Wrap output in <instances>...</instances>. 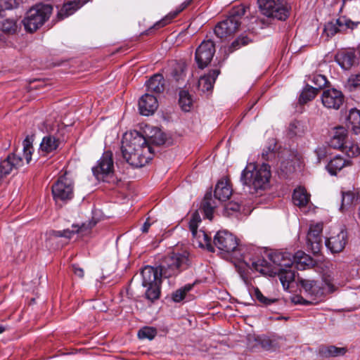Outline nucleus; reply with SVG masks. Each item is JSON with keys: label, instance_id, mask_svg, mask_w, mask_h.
I'll return each instance as SVG.
<instances>
[{"label": "nucleus", "instance_id": "f257e3e1", "mask_svg": "<svg viewBox=\"0 0 360 360\" xmlns=\"http://www.w3.org/2000/svg\"><path fill=\"white\" fill-rule=\"evenodd\" d=\"M151 133L147 138L137 131H128L123 135L122 155L131 167L139 168L145 166L153 158V146L165 143V134L161 130L154 128Z\"/></svg>", "mask_w": 360, "mask_h": 360}, {"label": "nucleus", "instance_id": "f03ea898", "mask_svg": "<svg viewBox=\"0 0 360 360\" xmlns=\"http://www.w3.org/2000/svg\"><path fill=\"white\" fill-rule=\"evenodd\" d=\"M271 174L270 166L263 163L259 166L250 164L241 173L240 181L251 194L261 195L269 186Z\"/></svg>", "mask_w": 360, "mask_h": 360}, {"label": "nucleus", "instance_id": "7ed1b4c3", "mask_svg": "<svg viewBox=\"0 0 360 360\" xmlns=\"http://www.w3.org/2000/svg\"><path fill=\"white\" fill-rule=\"evenodd\" d=\"M33 136H27L22 142V153L18 154L16 152L9 154L0 162V184L8 175L13 171L24 165V160L28 164L32 160V155L34 150L32 146Z\"/></svg>", "mask_w": 360, "mask_h": 360}, {"label": "nucleus", "instance_id": "20e7f679", "mask_svg": "<svg viewBox=\"0 0 360 360\" xmlns=\"http://www.w3.org/2000/svg\"><path fill=\"white\" fill-rule=\"evenodd\" d=\"M247 264L250 269L258 271L262 275L272 277L278 274L284 288H288L290 283L295 280V272L291 269L292 267L277 265L278 268L276 269L272 267L271 264L264 258L250 259Z\"/></svg>", "mask_w": 360, "mask_h": 360}, {"label": "nucleus", "instance_id": "39448f33", "mask_svg": "<svg viewBox=\"0 0 360 360\" xmlns=\"http://www.w3.org/2000/svg\"><path fill=\"white\" fill-rule=\"evenodd\" d=\"M214 244L223 253L237 260L243 261L247 266H248L247 262L253 259L243 255L238 238L228 231H219L214 236Z\"/></svg>", "mask_w": 360, "mask_h": 360}, {"label": "nucleus", "instance_id": "423d86ee", "mask_svg": "<svg viewBox=\"0 0 360 360\" xmlns=\"http://www.w3.org/2000/svg\"><path fill=\"white\" fill-rule=\"evenodd\" d=\"M232 192L229 179L226 176L219 179L215 186L214 198L212 197L211 193H207L204 196V218L212 221L214 210L218 206L217 200L226 201L229 199Z\"/></svg>", "mask_w": 360, "mask_h": 360}, {"label": "nucleus", "instance_id": "0eeeda50", "mask_svg": "<svg viewBox=\"0 0 360 360\" xmlns=\"http://www.w3.org/2000/svg\"><path fill=\"white\" fill-rule=\"evenodd\" d=\"M269 257L275 265L286 267L295 266L298 270H304L314 265L311 257L301 250L294 255L288 252H274L269 254Z\"/></svg>", "mask_w": 360, "mask_h": 360}, {"label": "nucleus", "instance_id": "6e6552de", "mask_svg": "<svg viewBox=\"0 0 360 360\" xmlns=\"http://www.w3.org/2000/svg\"><path fill=\"white\" fill-rule=\"evenodd\" d=\"M188 253L172 252L165 256L158 266L160 275L164 278L176 276L181 271L186 269L189 264Z\"/></svg>", "mask_w": 360, "mask_h": 360}, {"label": "nucleus", "instance_id": "1a4fd4ad", "mask_svg": "<svg viewBox=\"0 0 360 360\" xmlns=\"http://www.w3.org/2000/svg\"><path fill=\"white\" fill-rule=\"evenodd\" d=\"M53 6L50 4H38L30 8L22 23L26 31L34 32L41 27L50 18Z\"/></svg>", "mask_w": 360, "mask_h": 360}, {"label": "nucleus", "instance_id": "9d476101", "mask_svg": "<svg viewBox=\"0 0 360 360\" xmlns=\"http://www.w3.org/2000/svg\"><path fill=\"white\" fill-rule=\"evenodd\" d=\"M360 25L359 21H352L346 16H340L337 19L328 22L324 25L322 36L326 37V40L333 37L337 33H347L356 29Z\"/></svg>", "mask_w": 360, "mask_h": 360}, {"label": "nucleus", "instance_id": "9b49d317", "mask_svg": "<svg viewBox=\"0 0 360 360\" xmlns=\"http://www.w3.org/2000/svg\"><path fill=\"white\" fill-rule=\"evenodd\" d=\"M259 8L263 15L269 18L285 20L289 11L283 0H258Z\"/></svg>", "mask_w": 360, "mask_h": 360}, {"label": "nucleus", "instance_id": "f8f14e48", "mask_svg": "<svg viewBox=\"0 0 360 360\" xmlns=\"http://www.w3.org/2000/svg\"><path fill=\"white\" fill-rule=\"evenodd\" d=\"M52 193L56 202L70 200L73 196L72 179L66 175L61 176L52 186Z\"/></svg>", "mask_w": 360, "mask_h": 360}, {"label": "nucleus", "instance_id": "ddd939ff", "mask_svg": "<svg viewBox=\"0 0 360 360\" xmlns=\"http://www.w3.org/2000/svg\"><path fill=\"white\" fill-rule=\"evenodd\" d=\"M347 243V232L343 228L334 231L325 242L326 246L332 253L343 251Z\"/></svg>", "mask_w": 360, "mask_h": 360}, {"label": "nucleus", "instance_id": "4468645a", "mask_svg": "<svg viewBox=\"0 0 360 360\" xmlns=\"http://www.w3.org/2000/svg\"><path fill=\"white\" fill-rule=\"evenodd\" d=\"M342 92L334 88L324 89L321 95L323 105L328 109L338 110L344 103Z\"/></svg>", "mask_w": 360, "mask_h": 360}, {"label": "nucleus", "instance_id": "2eb2a0df", "mask_svg": "<svg viewBox=\"0 0 360 360\" xmlns=\"http://www.w3.org/2000/svg\"><path fill=\"white\" fill-rule=\"evenodd\" d=\"M113 170L112 154L106 151L98 162L97 166L92 168L94 175L97 179H103L104 176L110 174Z\"/></svg>", "mask_w": 360, "mask_h": 360}, {"label": "nucleus", "instance_id": "dca6fc26", "mask_svg": "<svg viewBox=\"0 0 360 360\" xmlns=\"http://www.w3.org/2000/svg\"><path fill=\"white\" fill-rule=\"evenodd\" d=\"M322 224H316L310 226L307 234V246L314 255L318 254L322 248Z\"/></svg>", "mask_w": 360, "mask_h": 360}, {"label": "nucleus", "instance_id": "f3484780", "mask_svg": "<svg viewBox=\"0 0 360 360\" xmlns=\"http://www.w3.org/2000/svg\"><path fill=\"white\" fill-rule=\"evenodd\" d=\"M82 227L79 228L77 225L73 224L71 229H66L62 231H48L45 234L46 245L52 247L54 240L58 238L71 239L75 234L79 233Z\"/></svg>", "mask_w": 360, "mask_h": 360}, {"label": "nucleus", "instance_id": "a211bd4d", "mask_svg": "<svg viewBox=\"0 0 360 360\" xmlns=\"http://www.w3.org/2000/svg\"><path fill=\"white\" fill-rule=\"evenodd\" d=\"M335 61L344 70H349L356 64L357 58L353 49H343L339 51L335 57Z\"/></svg>", "mask_w": 360, "mask_h": 360}, {"label": "nucleus", "instance_id": "6ab92c4d", "mask_svg": "<svg viewBox=\"0 0 360 360\" xmlns=\"http://www.w3.org/2000/svg\"><path fill=\"white\" fill-rule=\"evenodd\" d=\"M158 106L156 97L146 93L139 99V109L142 115L148 116L155 112Z\"/></svg>", "mask_w": 360, "mask_h": 360}, {"label": "nucleus", "instance_id": "aec40b11", "mask_svg": "<svg viewBox=\"0 0 360 360\" xmlns=\"http://www.w3.org/2000/svg\"><path fill=\"white\" fill-rule=\"evenodd\" d=\"M201 222V218L198 210L194 212L189 221V229L192 235V245L195 248H202V243L200 240V235L198 232V227Z\"/></svg>", "mask_w": 360, "mask_h": 360}, {"label": "nucleus", "instance_id": "412c9836", "mask_svg": "<svg viewBox=\"0 0 360 360\" xmlns=\"http://www.w3.org/2000/svg\"><path fill=\"white\" fill-rule=\"evenodd\" d=\"M142 285L147 287L153 283H161V276L158 268H153L148 266L144 267L141 271Z\"/></svg>", "mask_w": 360, "mask_h": 360}, {"label": "nucleus", "instance_id": "4be33fe9", "mask_svg": "<svg viewBox=\"0 0 360 360\" xmlns=\"http://www.w3.org/2000/svg\"><path fill=\"white\" fill-rule=\"evenodd\" d=\"M245 12V11L243 7L237 8L233 10L230 15L224 20L226 27H228L229 30H231L233 34L238 30V28L240 25V19L244 15Z\"/></svg>", "mask_w": 360, "mask_h": 360}, {"label": "nucleus", "instance_id": "5701e85b", "mask_svg": "<svg viewBox=\"0 0 360 360\" xmlns=\"http://www.w3.org/2000/svg\"><path fill=\"white\" fill-rule=\"evenodd\" d=\"M347 130L344 127H336L330 141V146L333 148L341 149L346 144Z\"/></svg>", "mask_w": 360, "mask_h": 360}, {"label": "nucleus", "instance_id": "b1692460", "mask_svg": "<svg viewBox=\"0 0 360 360\" xmlns=\"http://www.w3.org/2000/svg\"><path fill=\"white\" fill-rule=\"evenodd\" d=\"M249 346L251 348H262L269 351L274 349V342L266 336H250L248 338Z\"/></svg>", "mask_w": 360, "mask_h": 360}, {"label": "nucleus", "instance_id": "393cba45", "mask_svg": "<svg viewBox=\"0 0 360 360\" xmlns=\"http://www.w3.org/2000/svg\"><path fill=\"white\" fill-rule=\"evenodd\" d=\"M148 93L161 94L165 90V79L160 74H155L146 81Z\"/></svg>", "mask_w": 360, "mask_h": 360}, {"label": "nucleus", "instance_id": "a878e982", "mask_svg": "<svg viewBox=\"0 0 360 360\" xmlns=\"http://www.w3.org/2000/svg\"><path fill=\"white\" fill-rule=\"evenodd\" d=\"M60 145V141L53 136L48 135L43 138L39 147V153L46 155L55 151Z\"/></svg>", "mask_w": 360, "mask_h": 360}, {"label": "nucleus", "instance_id": "bb28decb", "mask_svg": "<svg viewBox=\"0 0 360 360\" xmlns=\"http://www.w3.org/2000/svg\"><path fill=\"white\" fill-rule=\"evenodd\" d=\"M310 200V195L303 187H299L294 190L292 194V202L295 205L300 208L305 207Z\"/></svg>", "mask_w": 360, "mask_h": 360}, {"label": "nucleus", "instance_id": "cd10ccee", "mask_svg": "<svg viewBox=\"0 0 360 360\" xmlns=\"http://www.w3.org/2000/svg\"><path fill=\"white\" fill-rule=\"evenodd\" d=\"M347 351L346 347H337L334 345H322L319 349V354L326 358L343 356Z\"/></svg>", "mask_w": 360, "mask_h": 360}, {"label": "nucleus", "instance_id": "c85d7f7f", "mask_svg": "<svg viewBox=\"0 0 360 360\" xmlns=\"http://www.w3.org/2000/svg\"><path fill=\"white\" fill-rule=\"evenodd\" d=\"M359 199L358 195L353 191L342 192V204L340 210L343 212L356 205Z\"/></svg>", "mask_w": 360, "mask_h": 360}, {"label": "nucleus", "instance_id": "c756f323", "mask_svg": "<svg viewBox=\"0 0 360 360\" xmlns=\"http://www.w3.org/2000/svg\"><path fill=\"white\" fill-rule=\"evenodd\" d=\"M195 283L186 284L184 287L177 289L172 293V300L175 302H179L184 300H191V295L189 292L193 289Z\"/></svg>", "mask_w": 360, "mask_h": 360}, {"label": "nucleus", "instance_id": "7c9ffc66", "mask_svg": "<svg viewBox=\"0 0 360 360\" xmlns=\"http://www.w3.org/2000/svg\"><path fill=\"white\" fill-rule=\"evenodd\" d=\"M347 162L342 157L337 155L330 160L326 166V169L331 175H336L339 171L347 165Z\"/></svg>", "mask_w": 360, "mask_h": 360}, {"label": "nucleus", "instance_id": "2f4dec72", "mask_svg": "<svg viewBox=\"0 0 360 360\" xmlns=\"http://www.w3.org/2000/svg\"><path fill=\"white\" fill-rule=\"evenodd\" d=\"M179 104L182 110L189 112L193 106V98L187 90L181 89L179 92Z\"/></svg>", "mask_w": 360, "mask_h": 360}, {"label": "nucleus", "instance_id": "473e14b6", "mask_svg": "<svg viewBox=\"0 0 360 360\" xmlns=\"http://www.w3.org/2000/svg\"><path fill=\"white\" fill-rule=\"evenodd\" d=\"M80 5L76 1H69L65 4L60 10L58 11L57 18L58 20H63L72 14H73L79 8Z\"/></svg>", "mask_w": 360, "mask_h": 360}, {"label": "nucleus", "instance_id": "72a5a7b5", "mask_svg": "<svg viewBox=\"0 0 360 360\" xmlns=\"http://www.w3.org/2000/svg\"><path fill=\"white\" fill-rule=\"evenodd\" d=\"M348 127H351L354 134L360 133V110L352 109L347 117Z\"/></svg>", "mask_w": 360, "mask_h": 360}, {"label": "nucleus", "instance_id": "f704fd0d", "mask_svg": "<svg viewBox=\"0 0 360 360\" xmlns=\"http://www.w3.org/2000/svg\"><path fill=\"white\" fill-rule=\"evenodd\" d=\"M300 282L301 286L309 295L317 297L319 294H322V292H321V288L318 285L317 282L305 279H301Z\"/></svg>", "mask_w": 360, "mask_h": 360}, {"label": "nucleus", "instance_id": "c9c22d12", "mask_svg": "<svg viewBox=\"0 0 360 360\" xmlns=\"http://www.w3.org/2000/svg\"><path fill=\"white\" fill-rule=\"evenodd\" d=\"M215 53V46L214 42L210 39H204V68L211 61Z\"/></svg>", "mask_w": 360, "mask_h": 360}, {"label": "nucleus", "instance_id": "e433bc0d", "mask_svg": "<svg viewBox=\"0 0 360 360\" xmlns=\"http://www.w3.org/2000/svg\"><path fill=\"white\" fill-rule=\"evenodd\" d=\"M219 73V70L215 69L210 70L207 74L204 75V88L205 87L207 91H209L212 90L215 81Z\"/></svg>", "mask_w": 360, "mask_h": 360}, {"label": "nucleus", "instance_id": "4c0bfd02", "mask_svg": "<svg viewBox=\"0 0 360 360\" xmlns=\"http://www.w3.org/2000/svg\"><path fill=\"white\" fill-rule=\"evenodd\" d=\"M18 29L19 26L15 19L8 18L1 22V30L5 33L13 34L18 32Z\"/></svg>", "mask_w": 360, "mask_h": 360}, {"label": "nucleus", "instance_id": "58836bf2", "mask_svg": "<svg viewBox=\"0 0 360 360\" xmlns=\"http://www.w3.org/2000/svg\"><path fill=\"white\" fill-rule=\"evenodd\" d=\"M306 131V127L300 121L292 122L288 127V134L291 137L295 136H302Z\"/></svg>", "mask_w": 360, "mask_h": 360}, {"label": "nucleus", "instance_id": "ea45409f", "mask_svg": "<svg viewBox=\"0 0 360 360\" xmlns=\"http://www.w3.org/2000/svg\"><path fill=\"white\" fill-rule=\"evenodd\" d=\"M318 88H314L307 85L302 91L299 98V102L302 104H304L312 100L315 97Z\"/></svg>", "mask_w": 360, "mask_h": 360}, {"label": "nucleus", "instance_id": "a19ab883", "mask_svg": "<svg viewBox=\"0 0 360 360\" xmlns=\"http://www.w3.org/2000/svg\"><path fill=\"white\" fill-rule=\"evenodd\" d=\"M160 284L161 283H153V285H150L146 287V297L148 300L153 302L159 298L160 294Z\"/></svg>", "mask_w": 360, "mask_h": 360}, {"label": "nucleus", "instance_id": "79ce46f5", "mask_svg": "<svg viewBox=\"0 0 360 360\" xmlns=\"http://www.w3.org/2000/svg\"><path fill=\"white\" fill-rule=\"evenodd\" d=\"M189 4V1L188 2H184L181 4V8L178 11H176V12L173 13H170L169 15L166 16L165 18H164L163 19H162L161 20L157 22L155 25H154V27L158 29V28H160V27H162L164 26H165L166 25H167L170 20L172 19H173L174 18H175L181 11H183L188 5Z\"/></svg>", "mask_w": 360, "mask_h": 360}, {"label": "nucleus", "instance_id": "37998d69", "mask_svg": "<svg viewBox=\"0 0 360 360\" xmlns=\"http://www.w3.org/2000/svg\"><path fill=\"white\" fill-rule=\"evenodd\" d=\"M214 33L219 38L226 37L233 33L229 30L224 20L219 22L214 27Z\"/></svg>", "mask_w": 360, "mask_h": 360}, {"label": "nucleus", "instance_id": "c03bdc74", "mask_svg": "<svg viewBox=\"0 0 360 360\" xmlns=\"http://www.w3.org/2000/svg\"><path fill=\"white\" fill-rule=\"evenodd\" d=\"M347 89L352 91H360V73L352 74L347 81Z\"/></svg>", "mask_w": 360, "mask_h": 360}, {"label": "nucleus", "instance_id": "a18cd8bd", "mask_svg": "<svg viewBox=\"0 0 360 360\" xmlns=\"http://www.w3.org/2000/svg\"><path fill=\"white\" fill-rule=\"evenodd\" d=\"M157 334V330L153 327H143L138 332L139 339L153 340Z\"/></svg>", "mask_w": 360, "mask_h": 360}, {"label": "nucleus", "instance_id": "49530a36", "mask_svg": "<svg viewBox=\"0 0 360 360\" xmlns=\"http://www.w3.org/2000/svg\"><path fill=\"white\" fill-rule=\"evenodd\" d=\"M254 296L264 306H269L278 301L277 299L265 297L257 288L254 290Z\"/></svg>", "mask_w": 360, "mask_h": 360}, {"label": "nucleus", "instance_id": "de8ad7c7", "mask_svg": "<svg viewBox=\"0 0 360 360\" xmlns=\"http://www.w3.org/2000/svg\"><path fill=\"white\" fill-rule=\"evenodd\" d=\"M250 40L246 36L240 35L234 41L232 42L229 48V52H233L243 46H245L249 44Z\"/></svg>", "mask_w": 360, "mask_h": 360}, {"label": "nucleus", "instance_id": "09e8293b", "mask_svg": "<svg viewBox=\"0 0 360 360\" xmlns=\"http://www.w3.org/2000/svg\"><path fill=\"white\" fill-rule=\"evenodd\" d=\"M341 150L347 153L349 157H355L360 154V149L357 144L346 143Z\"/></svg>", "mask_w": 360, "mask_h": 360}, {"label": "nucleus", "instance_id": "8fccbe9b", "mask_svg": "<svg viewBox=\"0 0 360 360\" xmlns=\"http://www.w3.org/2000/svg\"><path fill=\"white\" fill-rule=\"evenodd\" d=\"M186 70V65L184 63H180L176 66L173 72V77L177 82L185 79Z\"/></svg>", "mask_w": 360, "mask_h": 360}, {"label": "nucleus", "instance_id": "3c124183", "mask_svg": "<svg viewBox=\"0 0 360 360\" xmlns=\"http://www.w3.org/2000/svg\"><path fill=\"white\" fill-rule=\"evenodd\" d=\"M202 41L198 45L195 50V60L200 70H202Z\"/></svg>", "mask_w": 360, "mask_h": 360}, {"label": "nucleus", "instance_id": "603ef678", "mask_svg": "<svg viewBox=\"0 0 360 360\" xmlns=\"http://www.w3.org/2000/svg\"><path fill=\"white\" fill-rule=\"evenodd\" d=\"M18 6L17 0H0V7L3 10H9Z\"/></svg>", "mask_w": 360, "mask_h": 360}, {"label": "nucleus", "instance_id": "864d4df0", "mask_svg": "<svg viewBox=\"0 0 360 360\" xmlns=\"http://www.w3.org/2000/svg\"><path fill=\"white\" fill-rule=\"evenodd\" d=\"M316 155H317V160L319 162H320L322 160H323L327 155V150L326 148L322 146L319 147L316 151H315Z\"/></svg>", "mask_w": 360, "mask_h": 360}, {"label": "nucleus", "instance_id": "5fc2aeb1", "mask_svg": "<svg viewBox=\"0 0 360 360\" xmlns=\"http://www.w3.org/2000/svg\"><path fill=\"white\" fill-rule=\"evenodd\" d=\"M240 205L236 202H230L226 205L225 209L226 211L237 212L240 210Z\"/></svg>", "mask_w": 360, "mask_h": 360}, {"label": "nucleus", "instance_id": "6e6d98bb", "mask_svg": "<svg viewBox=\"0 0 360 360\" xmlns=\"http://www.w3.org/2000/svg\"><path fill=\"white\" fill-rule=\"evenodd\" d=\"M314 79L315 83L319 82V84H317L318 89L321 88L326 83V79L325 77H323L322 75H317V76L314 77Z\"/></svg>", "mask_w": 360, "mask_h": 360}, {"label": "nucleus", "instance_id": "4d7b16f0", "mask_svg": "<svg viewBox=\"0 0 360 360\" xmlns=\"http://www.w3.org/2000/svg\"><path fill=\"white\" fill-rule=\"evenodd\" d=\"M203 238H204V242H205V245H206L207 250L208 251H210V252H214V248L212 245V244L210 243V237L207 234H205L204 233Z\"/></svg>", "mask_w": 360, "mask_h": 360}, {"label": "nucleus", "instance_id": "13d9d810", "mask_svg": "<svg viewBox=\"0 0 360 360\" xmlns=\"http://www.w3.org/2000/svg\"><path fill=\"white\" fill-rule=\"evenodd\" d=\"M292 301L295 304H304V305H307V304L311 303V301H307V300H304L303 297H299V296L295 297L292 299Z\"/></svg>", "mask_w": 360, "mask_h": 360}, {"label": "nucleus", "instance_id": "bf43d9fd", "mask_svg": "<svg viewBox=\"0 0 360 360\" xmlns=\"http://www.w3.org/2000/svg\"><path fill=\"white\" fill-rule=\"evenodd\" d=\"M72 270L74 271V274L82 278L84 276V271L80 267L77 266V265H72Z\"/></svg>", "mask_w": 360, "mask_h": 360}, {"label": "nucleus", "instance_id": "052dcab7", "mask_svg": "<svg viewBox=\"0 0 360 360\" xmlns=\"http://www.w3.org/2000/svg\"><path fill=\"white\" fill-rule=\"evenodd\" d=\"M152 223L149 221V219H147L146 221L143 224L141 227V231L143 233H147L148 231L149 228L150 227Z\"/></svg>", "mask_w": 360, "mask_h": 360}, {"label": "nucleus", "instance_id": "680f3d73", "mask_svg": "<svg viewBox=\"0 0 360 360\" xmlns=\"http://www.w3.org/2000/svg\"><path fill=\"white\" fill-rule=\"evenodd\" d=\"M192 77L193 78H195L197 82H196V86L198 89L200 88V80L202 79V75H197V73L196 72H194L193 73L192 75Z\"/></svg>", "mask_w": 360, "mask_h": 360}, {"label": "nucleus", "instance_id": "e2e57ef3", "mask_svg": "<svg viewBox=\"0 0 360 360\" xmlns=\"http://www.w3.org/2000/svg\"><path fill=\"white\" fill-rule=\"evenodd\" d=\"M238 272H239L240 276L241 278L243 279V281L245 282V284L248 285L249 283V278H248V276L245 273V271L239 270Z\"/></svg>", "mask_w": 360, "mask_h": 360}, {"label": "nucleus", "instance_id": "0e129e2a", "mask_svg": "<svg viewBox=\"0 0 360 360\" xmlns=\"http://www.w3.org/2000/svg\"><path fill=\"white\" fill-rule=\"evenodd\" d=\"M6 329L7 327L0 325V334L3 333Z\"/></svg>", "mask_w": 360, "mask_h": 360}, {"label": "nucleus", "instance_id": "69168bd1", "mask_svg": "<svg viewBox=\"0 0 360 360\" xmlns=\"http://www.w3.org/2000/svg\"><path fill=\"white\" fill-rule=\"evenodd\" d=\"M262 158H263L264 159H265V160H267V159H268L267 158H266V156L267 155V153H264L263 152V153H262Z\"/></svg>", "mask_w": 360, "mask_h": 360}, {"label": "nucleus", "instance_id": "338daca9", "mask_svg": "<svg viewBox=\"0 0 360 360\" xmlns=\"http://www.w3.org/2000/svg\"><path fill=\"white\" fill-rule=\"evenodd\" d=\"M359 217L360 218V206H359Z\"/></svg>", "mask_w": 360, "mask_h": 360}]
</instances>
